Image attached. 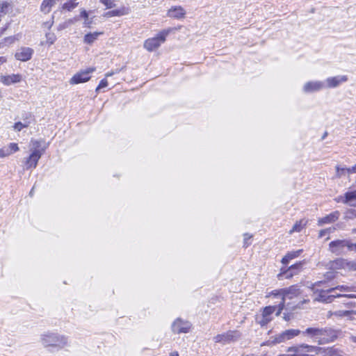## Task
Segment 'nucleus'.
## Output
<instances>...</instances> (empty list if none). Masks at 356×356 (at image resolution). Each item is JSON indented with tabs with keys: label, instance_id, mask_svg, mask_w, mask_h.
<instances>
[{
	"label": "nucleus",
	"instance_id": "1",
	"mask_svg": "<svg viewBox=\"0 0 356 356\" xmlns=\"http://www.w3.org/2000/svg\"><path fill=\"white\" fill-rule=\"evenodd\" d=\"M302 291L300 289L296 286L293 285L288 288L282 289L280 290H275L269 293V296H273L275 298L280 299V304L278 305V312H276V316H280L284 309L293 311L297 308L300 307V304L306 302V300L296 303L295 299L300 298Z\"/></svg>",
	"mask_w": 356,
	"mask_h": 356
},
{
	"label": "nucleus",
	"instance_id": "2",
	"mask_svg": "<svg viewBox=\"0 0 356 356\" xmlns=\"http://www.w3.org/2000/svg\"><path fill=\"white\" fill-rule=\"evenodd\" d=\"M43 143L44 142L42 140H31V145H32L31 149V153L25 161L26 169L36 168L39 159L44 153L45 149L47 147L44 144L42 145Z\"/></svg>",
	"mask_w": 356,
	"mask_h": 356
},
{
	"label": "nucleus",
	"instance_id": "3",
	"mask_svg": "<svg viewBox=\"0 0 356 356\" xmlns=\"http://www.w3.org/2000/svg\"><path fill=\"white\" fill-rule=\"evenodd\" d=\"M175 29V28L169 27L161 30L156 36L145 40L143 47L149 52L157 50L166 41L167 37Z\"/></svg>",
	"mask_w": 356,
	"mask_h": 356
},
{
	"label": "nucleus",
	"instance_id": "4",
	"mask_svg": "<svg viewBox=\"0 0 356 356\" xmlns=\"http://www.w3.org/2000/svg\"><path fill=\"white\" fill-rule=\"evenodd\" d=\"M40 341L45 348H54L58 350L62 349L67 345V339L65 336L54 332L42 334Z\"/></svg>",
	"mask_w": 356,
	"mask_h": 356
},
{
	"label": "nucleus",
	"instance_id": "5",
	"mask_svg": "<svg viewBox=\"0 0 356 356\" xmlns=\"http://www.w3.org/2000/svg\"><path fill=\"white\" fill-rule=\"evenodd\" d=\"M95 67H90L76 73L70 80L71 85L86 83L90 79V74L95 71Z\"/></svg>",
	"mask_w": 356,
	"mask_h": 356
},
{
	"label": "nucleus",
	"instance_id": "6",
	"mask_svg": "<svg viewBox=\"0 0 356 356\" xmlns=\"http://www.w3.org/2000/svg\"><path fill=\"white\" fill-rule=\"evenodd\" d=\"M277 305H270L264 307L261 314L256 318L257 322L261 326L267 325L273 320V314L276 310Z\"/></svg>",
	"mask_w": 356,
	"mask_h": 356
},
{
	"label": "nucleus",
	"instance_id": "7",
	"mask_svg": "<svg viewBox=\"0 0 356 356\" xmlns=\"http://www.w3.org/2000/svg\"><path fill=\"white\" fill-rule=\"evenodd\" d=\"M241 337V333L237 330H229L225 333L216 335L213 340L216 343L222 344L229 343L238 340Z\"/></svg>",
	"mask_w": 356,
	"mask_h": 356
},
{
	"label": "nucleus",
	"instance_id": "8",
	"mask_svg": "<svg viewBox=\"0 0 356 356\" xmlns=\"http://www.w3.org/2000/svg\"><path fill=\"white\" fill-rule=\"evenodd\" d=\"M348 240H335L329 243V251L335 255H341L345 252V248L348 249Z\"/></svg>",
	"mask_w": 356,
	"mask_h": 356
},
{
	"label": "nucleus",
	"instance_id": "9",
	"mask_svg": "<svg viewBox=\"0 0 356 356\" xmlns=\"http://www.w3.org/2000/svg\"><path fill=\"white\" fill-rule=\"evenodd\" d=\"M316 342L318 344H325L332 342L337 338L336 332L331 329H320Z\"/></svg>",
	"mask_w": 356,
	"mask_h": 356
},
{
	"label": "nucleus",
	"instance_id": "10",
	"mask_svg": "<svg viewBox=\"0 0 356 356\" xmlns=\"http://www.w3.org/2000/svg\"><path fill=\"white\" fill-rule=\"evenodd\" d=\"M329 268L331 270H340L343 269L345 270H352L353 269V261H348L343 258H338L334 261H332L328 264Z\"/></svg>",
	"mask_w": 356,
	"mask_h": 356
},
{
	"label": "nucleus",
	"instance_id": "11",
	"mask_svg": "<svg viewBox=\"0 0 356 356\" xmlns=\"http://www.w3.org/2000/svg\"><path fill=\"white\" fill-rule=\"evenodd\" d=\"M324 88H325V85L323 81H310L304 84L302 91L305 93H312L318 92Z\"/></svg>",
	"mask_w": 356,
	"mask_h": 356
},
{
	"label": "nucleus",
	"instance_id": "12",
	"mask_svg": "<svg viewBox=\"0 0 356 356\" xmlns=\"http://www.w3.org/2000/svg\"><path fill=\"white\" fill-rule=\"evenodd\" d=\"M191 323L188 321H182L180 318L175 320L172 325V330L174 333H187L191 328Z\"/></svg>",
	"mask_w": 356,
	"mask_h": 356
},
{
	"label": "nucleus",
	"instance_id": "13",
	"mask_svg": "<svg viewBox=\"0 0 356 356\" xmlns=\"http://www.w3.org/2000/svg\"><path fill=\"white\" fill-rule=\"evenodd\" d=\"M23 80L22 75L20 74H1L0 81L6 86H11L20 83Z\"/></svg>",
	"mask_w": 356,
	"mask_h": 356
},
{
	"label": "nucleus",
	"instance_id": "14",
	"mask_svg": "<svg viewBox=\"0 0 356 356\" xmlns=\"http://www.w3.org/2000/svg\"><path fill=\"white\" fill-rule=\"evenodd\" d=\"M348 81V76L346 75H339L332 77H328L325 81V88H333L338 87L342 83Z\"/></svg>",
	"mask_w": 356,
	"mask_h": 356
},
{
	"label": "nucleus",
	"instance_id": "15",
	"mask_svg": "<svg viewBox=\"0 0 356 356\" xmlns=\"http://www.w3.org/2000/svg\"><path fill=\"white\" fill-rule=\"evenodd\" d=\"M186 12L181 6H172L167 13V16L168 17L176 19H182L185 18Z\"/></svg>",
	"mask_w": 356,
	"mask_h": 356
},
{
	"label": "nucleus",
	"instance_id": "16",
	"mask_svg": "<svg viewBox=\"0 0 356 356\" xmlns=\"http://www.w3.org/2000/svg\"><path fill=\"white\" fill-rule=\"evenodd\" d=\"M333 289L334 290V292L330 293L331 301H332L334 298L342 297V296L347 297L348 298H356V295H355V294H341V293L337 292V291H339L340 292L351 291H353L352 287L342 285V286H338Z\"/></svg>",
	"mask_w": 356,
	"mask_h": 356
},
{
	"label": "nucleus",
	"instance_id": "17",
	"mask_svg": "<svg viewBox=\"0 0 356 356\" xmlns=\"http://www.w3.org/2000/svg\"><path fill=\"white\" fill-rule=\"evenodd\" d=\"M33 52V49L29 47H21L17 51L15 56L16 59L24 62L31 59Z\"/></svg>",
	"mask_w": 356,
	"mask_h": 356
},
{
	"label": "nucleus",
	"instance_id": "18",
	"mask_svg": "<svg viewBox=\"0 0 356 356\" xmlns=\"http://www.w3.org/2000/svg\"><path fill=\"white\" fill-rule=\"evenodd\" d=\"M340 213L339 211H334L325 217L320 218L318 220V225L323 226L325 224H330L337 221L339 218Z\"/></svg>",
	"mask_w": 356,
	"mask_h": 356
},
{
	"label": "nucleus",
	"instance_id": "19",
	"mask_svg": "<svg viewBox=\"0 0 356 356\" xmlns=\"http://www.w3.org/2000/svg\"><path fill=\"white\" fill-rule=\"evenodd\" d=\"M341 202L351 207L356 206V190L348 191L345 193L343 197H340Z\"/></svg>",
	"mask_w": 356,
	"mask_h": 356
},
{
	"label": "nucleus",
	"instance_id": "20",
	"mask_svg": "<svg viewBox=\"0 0 356 356\" xmlns=\"http://www.w3.org/2000/svg\"><path fill=\"white\" fill-rule=\"evenodd\" d=\"M286 341L284 332L271 337L268 341L264 342L262 346H272L278 343Z\"/></svg>",
	"mask_w": 356,
	"mask_h": 356
},
{
	"label": "nucleus",
	"instance_id": "21",
	"mask_svg": "<svg viewBox=\"0 0 356 356\" xmlns=\"http://www.w3.org/2000/svg\"><path fill=\"white\" fill-rule=\"evenodd\" d=\"M334 292V289H329L327 290L321 291L314 298L315 301L323 302H331L330 293Z\"/></svg>",
	"mask_w": 356,
	"mask_h": 356
},
{
	"label": "nucleus",
	"instance_id": "22",
	"mask_svg": "<svg viewBox=\"0 0 356 356\" xmlns=\"http://www.w3.org/2000/svg\"><path fill=\"white\" fill-rule=\"evenodd\" d=\"M304 261H300L298 263L295 264L294 265L291 266L287 270L284 272L286 275V278L291 277L294 274L298 273L301 270L302 266L304 265Z\"/></svg>",
	"mask_w": 356,
	"mask_h": 356
},
{
	"label": "nucleus",
	"instance_id": "23",
	"mask_svg": "<svg viewBox=\"0 0 356 356\" xmlns=\"http://www.w3.org/2000/svg\"><path fill=\"white\" fill-rule=\"evenodd\" d=\"M129 8L127 7H122L120 9L113 10L108 11L104 14V16L106 17H111L115 16H122L126 15L129 13Z\"/></svg>",
	"mask_w": 356,
	"mask_h": 356
},
{
	"label": "nucleus",
	"instance_id": "24",
	"mask_svg": "<svg viewBox=\"0 0 356 356\" xmlns=\"http://www.w3.org/2000/svg\"><path fill=\"white\" fill-rule=\"evenodd\" d=\"M319 333V328L318 327H308L305 331L301 332V334L305 337H308L312 339L313 341L316 342L318 334Z\"/></svg>",
	"mask_w": 356,
	"mask_h": 356
},
{
	"label": "nucleus",
	"instance_id": "25",
	"mask_svg": "<svg viewBox=\"0 0 356 356\" xmlns=\"http://www.w3.org/2000/svg\"><path fill=\"white\" fill-rule=\"evenodd\" d=\"M59 0H43L40 6V10L44 13H49L51 8L54 6Z\"/></svg>",
	"mask_w": 356,
	"mask_h": 356
},
{
	"label": "nucleus",
	"instance_id": "26",
	"mask_svg": "<svg viewBox=\"0 0 356 356\" xmlns=\"http://www.w3.org/2000/svg\"><path fill=\"white\" fill-rule=\"evenodd\" d=\"M302 252V250H298L292 251V252L287 253L282 258V263L285 265L288 264L291 260L299 257Z\"/></svg>",
	"mask_w": 356,
	"mask_h": 356
},
{
	"label": "nucleus",
	"instance_id": "27",
	"mask_svg": "<svg viewBox=\"0 0 356 356\" xmlns=\"http://www.w3.org/2000/svg\"><path fill=\"white\" fill-rule=\"evenodd\" d=\"M103 32H94L87 33L83 38V42L86 44H92L93 43L99 35H102Z\"/></svg>",
	"mask_w": 356,
	"mask_h": 356
},
{
	"label": "nucleus",
	"instance_id": "28",
	"mask_svg": "<svg viewBox=\"0 0 356 356\" xmlns=\"http://www.w3.org/2000/svg\"><path fill=\"white\" fill-rule=\"evenodd\" d=\"M307 220L305 219H302L299 221H297L292 229L289 231V234H292L293 232H300L302 229L307 225Z\"/></svg>",
	"mask_w": 356,
	"mask_h": 356
},
{
	"label": "nucleus",
	"instance_id": "29",
	"mask_svg": "<svg viewBox=\"0 0 356 356\" xmlns=\"http://www.w3.org/2000/svg\"><path fill=\"white\" fill-rule=\"evenodd\" d=\"M318 349L316 352H314L315 356L318 354H321L323 356H333L335 353V350L332 348H321L318 346H315Z\"/></svg>",
	"mask_w": 356,
	"mask_h": 356
},
{
	"label": "nucleus",
	"instance_id": "30",
	"mask_svg": "<svg viewBox=\"0 0 356 356\" xmlns=\"http://www.w3.org/2000/svg\"><path fill=\"white\" fill-rule=\"evenodd\" d=\"M283 332L284 333L285 339L286 341L290 340L301 334V331L298 329H289Z\"/></svg>",
	"mask_w": 356,
	"mask_h": 356
},
{
	"label": "nucleus",
	"instance_id": "31",
	"mask_svg": "<svg viewBox=\"0 0 356 356\" xmlns=\"http://www.w3.org/2000/svg\"><path fill=\"white\" fill-rule=\"evenodd\" d=\"M350 314V311H345V310H338V311H335V312L330 311L328 312L329 317H332L334 316L336 317L341 318V317L349 316Z\"/></svg>",
	"mask_w": 356,
	"mask_h": 356
},
{
	"label": "nucleus",
	"instance_id": "32",
	"mask_svg": "<svg viewBox=\"0 0 356 356\" xmlns=\"http://www.w3.org/2000/svg\"><path fill=\"white\" fill-rule=\"evenodd\" d=\"M45 38L46 44L49 45L53 44L56 40V36L54 33H47L45 35Z\"/></svg>",
	"mask_w": 356,
	"mask_h": 356
},
{
	"label": "nucleus",
	"instance_id": "33",
	"mask_svg": "<svg viewBox=\"0 0 356 356\" xmlns=\"http://www.w3.org/2000/svg\"><path fill=\"white\" fill-rule=\"evenodd\" d=\"M8 8L9 3L7 1L0 3V14H1V17L4 16L8 13Z\"/></svg>",
	"mask_w": 356,
	"mask_h": 356
},
{
	"label": "nucleus",
	"instance_id": "34",
	"mask_svg": "<svg viewBox=\"0 0 356 356\" xmlns=\"http://www.w3.org/2000/svg\"><path fill=\"white\" fill-rule=\"evenodd\" d=\"M99 1L104 4L106 8L110 9L115 6V3L113 0H99Z\"/></svg>",
	"mask_w": 356,
	"mask_h": 356
},
{
	"label": "nucleus",
	"instance_id": "35",
	"mask_svg": "<svg viewBox=\"0 0 356 356\" xmlns=\"http://www.w3.org/2000/svg\"><path fill=\"white\" fill-rule=\"evenodd\" d=\"M19 35H15L10 36V37L5 38V42L10 44L14 43L15 41L19 40Z\"/></svg>",
	"mask_w": 356,
	"mask_h": 356
},
{
	"label": "nucleus",
	"instance_id": "36",
	"mask_svg": "<svg viewBox=\"0 0 356 356\" xmlns=\"http://www.w3.org/2000/svg\"><path fill=\"white\" fill-rule=\"evenodd\" d=\"M346 172H347V168H340L339 166L336 167V174L337 177H341L345 175Z\"/></svg>",
	"mask_w": 356,
	"mask_h": 356
},
{
	"label": "nucleus",
	"instance_id": "37",
	"mask_svg": "<svg viewBox=\"0 0 356 356\" xmlns=\"http://www.w3.org/2000/svg\"><path fill=\"white\" fill-rule=\"evenodd\" d=\"M108 86V81L106 79H102L97 87L95 91L99 92V90L102 88H104Z\"/></svg>",
	"mask_w": 356,
	"mask_h": 356
},
{
	"label": "nucleus",
	"instance_id": "38",
	"mask_svg": "<svg viewBox=\"0 0 356 356\" xmlns=\"http://www.w3.org/2000/svg\"><path fill=\"white\" fill-rule=\"evenodd\" d=\"M9 149V152H10V154H12L14 152H16L19 150V147L17 143H10L8 145V147L7 148Z\"/></svg>",
	"mask_w": 356,
	"mask_h": 356
},
{
	"label": "nucleus",
	"instance_id": "39",
	"mask_svg": "<svg viewBox=\"0 0 356 356\" xmlns=\"http://www.w3.org/2000/svg\"><path fill=\"white\" fill-rule=\"evenodd\" d=\"M76 6V3L70 2V3H64L63 6V8L67 9L68 10H71L74 9Z\"/></svg>",
	"mask_w": 356,
	"mask_h": 356
},
{
	"label": "nucleus",
	"instance_id": "40",
	"mask_svg": "<svg viewBox=\"0 0 356 356\" xmlns=\"http://www.w3.org/2000/svg\"><path fill=\"white\" fill-rule=\"evenodd\" d=\"M10 155L8 149L1 148L0 149V158H4Z\"/></svg>",
	"mask_w": 356,
	"mask_h": 356
},
{
	"label": "nucleus",
	"instance_id": "41",
	"mask_svg": "<svg viewBox=\"0 0 356 356\" xmlns=\"http://www.w3.org/2000/svg\"><path fill=\"white\" fill-rule=\"evenodd\" d=\"M53 24H54V20L52 19H51V20H49L48 22H44L43 23V27L46 28L47 29H50L51 27L52 26Z\"/></svg>",
	"mask_w": 356,
	"mask_h": 356
},
{
	"label": "nucleus",
	"instance_id": "42",
	"mask_svg": "<svg viewBox=\"0 0 356 356\" xmlns=\"http://www.w3.org/2000/svg\"><path fill=\"white\" fill-rule=\"evenodd\" d=\"M22 122H18L14 124V129L15 131H19L23 129Z\"/></svg>",
	"mask_w": 356,
	"mask_h": 356
},
{
	"label": "nucleus",
	"instance_id": "43",
	"mask_svg": "<svg viewBox=\"0 0 356 356\" xmlns=\"http://www.w3.org/2000/svg\"><path fill=\"white\" fill-rule=\"evenodd\" d=\"M348 174H356V163L350 168H347Z\"/></svg>",
	"mask_w": 356,
	"mask_h": 356
},
{
	"label": "nucleus",
	"instance_id": "44",
	"mask_svg": "<svg viewBox=\"0 0 356 356\" xmlns=\"http://www.w3.org/2000/svg\"><path fill=\"white\" fill-rule=\"evenodd\" d=\"M92 24V20L88 17L84 20L83 25L86 27H90Z\"/></svg>",
	"mask_w": 356,
	"mask_h": 356
},
{
	"label": "nucleus",
	"instance_id": "45",
	"mask_svg": "<svg viewBox=\"0 0 356 356\" xmlns=\"http://www.w3.org/2000/svg\"><path fill=\"white\" fill-rule=\"evenodd\" d=\"M348 250L356 252V243H353L349 241Z\"/></svg>",
	"mask_w": 356,
	"mask_h": 356
},
{
	"label": "nucleus",
	"instance_id": "46",
	"mask_svg": "<svg viewBox=\"0 0 356 356\" xmlns=\"http://www.w3.org/2000/svg\"><path fill=\"white\" fill-rule=\"evenodd\" d=\"M266 297H267V298L272 297V298L275 300V301H274V305H277V308H276V309H277V312H278V305H279V304H280V299L275 298L273 296H269V294H268V295H267V296H266Z\"/></svg>",
	"mask_w": 356,
	"mask_h": 356
},
{
	"label": "nucleus",
	"instance_id": "47",
	"mask_svg": "<svg viewBox=\"0 0 356 356\" xmlns=\"http://www.w3.org/2000/svg\"><path fill=\"white\" fill-rule=\"evenodd\" d=\"M80 16H81V17H83V18H84V19H86V18L88 17V14L85 10H83L81 12Z\"/></svg>",
	"mask_w": 356,
	"mask_h": 356
},
{
	"label": "nucleus",
	"instance_id": "48",
	"mask_svg": "<svg viewBox=\"0 0 356 356\" xmlns=\"http://www.w3.org/2000/svg\"><path fill=\"white\" fill-rule=\"evenodd\" d=\"M7 62L6 56H0V66Z\"/></svg>",
	"mask_w": 356,
	"mask_h": 356
},
{
	"label": "nucleus",
	"instance_id": "49",
	"mask_svg": "<svg viewBox=\"0 0 356 356\" xmlns=\"http://www.w3.org/2000/svg\"><path fill=\"white\" fill-rule=\"evenodd\" d=\"M327 234V230L325 229H321L320 232H319V234H318V237L319 238H322L325 234Z\"/></svg>",
	"mask_w": 356,
	"mask_h": 356
},
{
	"label": "nucleus",
	"instance_id": "50",
	"mask_svg": "<svg viewBox=\"0 0 356 356\" xmlns=\"http://www.w3.org/2000/svg\"><path fill=\"white\" fill-rule=\"evenodd\" d=\"M325 230H327V234H330L332 232H333L334 230H335V228H327V229H325Z\"/></svg>",
	"mask_w": 356,
	"mask_h": 356
},
{
	"label": "nucleus",
	"instance_id": "51",
	"mask_svg": "<svg viewBox=\"0 0 356 356\" xmlns=\"http://www.w3.org/2000/svg\"><path fill=\"white\" fill-rule=\"evenodd\" d=\"M244 236H245V238H244V240H245V243H246V241H247L248 239H250V238H251V237H252V236H251V235H249V234H245L244 235Z\"/></svg>",
	"mask_w": 356,
	"mask_h": 356
},
{
	"label": "nucleus",
	"instance_id": "52",
	"mask_svg": "<svg viewBox=\"0 0 356 356\" xmlns=\"http://www.w3.org/2000/svg\"><path fill=\"white\" fill-rule=\"evenodd\" d=\"M352 270H356V261H353V269Z\"/></svg>",
	"mask_w": 356,
	"mask_h": 356
},
{
	"label": "nucleus",
	"instance_id": "53",
	"mask_svg": "<svg viewBox=\"0 0 356 356\" xmlns=\"http://www.w3.org/2000/svg\"><path fill=\"white\" fill-rule=\"evenodd\" d=\"M30 124V122H26L24 123H22V125H23V127L25 128V127H28Z\"/></svg>",
	"mask_w": 356,
	"mask_h": 356
},
{
	"label": "nucleus",
	"instance_id": "54",
	"mask_svg": "<svg viewBox=\"0 0 356 356\" xmlns=\"http://www.w3.org/2000/svg\"><path fill=\"white\" fill-rule=\"evenodd\" d=\"M350 339V340H351V341H352V342H353V343H356V337H355V336H351Z\"/></svg>",
	"mask_w": 356,
	"mask_h": 356
},
{
	"label": "nucleus",
	"instance_id": "55",
	"mask_svg": "<svg viewBox=\"0 0 356 356\" xmlns=\"http://www.w3.org/2000/svg\"><path fill=\"white\" fill-rule=\"evenodd\" d=\"M170 356H179V354L177 352H172L170 354Z\"/></svg>",
	"mask_w": 356,
	"mask_h": 356
},
{
	"label": "nucleus",
	"instance_id": "56",
	"mask_svg": "<svg viewBox=\"0 0 356 356\" xmlns=\"http://www.w3.org/2000/svg\"><path fill=\"white\" fill-rule=\"evenodd\" d=\"M114 73L113 72H108L105 74V76L106 77H108V76H111Z\"/></svg>",
	"mask_w": 356,
	"mask_h": 356
},
{
	"label": "nucleus",
	"instance_id": "57",
	"mask_svg": "<svg viewBox=\"0 0 356 356\" xmlns=\"http://www.w3.org/2000/svg\"><path fill=\"white\" fill-rule=\"evenodd\" d=\"M352 234H356V228H355L352 230Z\"/></svg>",
	"mask_w": 356,
	"mask_h": 356
},
{
	"label": "nucleus",
	"instance_id": "58",
	"mask_svg": "<svg viewBox=\"0 0 356 356\" xmlns=\"http://www.w3.org/2000/svg\"><path fill=\"white\" fill-rule=\"evenodd\" d=\"M33 189H34V188H33L31 189V191H30V195H32L33 194Z\"/></svg>",
	"mask_w": 356,
	"mask_h": 356
},
{
	"label": "nucleus",
	"instance_id": "59",
	"mask_svg": "<svg viewBox=\"0 0 356 356\" xmlns=\"http://www.w3.org/2000/svg\"><path fill=\"white\" fill-rule=\"evenodd\" d=\"M278 356H291V355H280Z\"/></svg>",
	"mask_w": 356,
	"mask_h": 356
},
{
	"label": "nucleus",
	"instance_id": "60",
	"mask_svg": "<svg viewBox=\"0 0 356 356\" xmlns=\"http://www.w3.org/2000/svg\"><path fill=\"white\" fill-rule=\"evenodd\" d=\"M1 14H0V21L1 20Z\"/></svg>",
	"mask_w": 356,
	"mask_h": 356
}]
</instances>
